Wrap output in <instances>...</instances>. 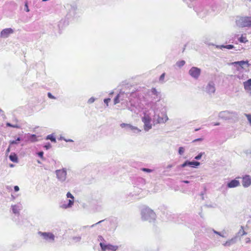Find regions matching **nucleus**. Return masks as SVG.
I'll list each match as a JSON object with an SVG mask.
<instances>
[{
    "label": "nucleus",
    "instance_id": "32",
    "mask_svg": "<svg viewBox=\"0 0 251 251\" xmlns=\"http://www.w3.org/2000/svg\"><path fill=\"white\" fill-rule=\"evenodd\" d=\"M247 157L249 159V162L251 165V151L247 153Z\"/></svg>",
    "mask_w": 251,
    "mask_h": 251
},
{
    "label": "nucleus",
    "instance_id": "21",
    "mask_svg": "<svg viewBox=\"0 0 251 251\" xmlns=\"http://www.w3.org/2000/svg\"><path fill=\"white\" fill-rule=\"evenodd\" d=\"M185 62L184 60L178 61L176 63V65L180 68L184 65Z\"/></svg>",
    "mask_w": 251,
    "mask_h": 251
},
{
    "label": "nucleus",
    "instance_id": "10",
    "mask_svg": "<svg viewBox=\"0 0 251 251\" xmlns=\"http://www.w3.org/2000/svg\"><path fill=\"white\" fill-rule=\"evenodd\" d=\"M67 197L68 198H71V200H69L68 204H63L61 207L63 208H67L72 207L74 202V197L70 192H68L67 194Z\"/></svg>",
    "mask_w": 251,
    "mask_h": 251
},
{
    "label": "nucleus",
    "instance_id": "48",
    "mask_svg": "<svg viewBox=\"0 0 251 251\" xmlns=\"http://www.w3.org/2000/svg\"><path fill=\"white\" fill-rule=\"evenodd\" d=\"M184 183H188L189 182L187 180H184L183 181Z\"/></svg>",
    "mask_w": 251,
    "mask_h": 251
},
{
    "label": "nucleus",
    "instance_id": "14",
    "mask_svg": "<svg viewBox=\"0 0 251 251\" xmlns=\"http://www.w3.org/2000/svg\"><path fill=\"white\" fill-rule=\"evenodd\" d=\"M240 185V182L236 179H233L227 184V187L229 188L237 187Z\"/></svg>",
    "mask_w": 251,
    "mask_h": 251
},
{
    "label": "nucleus",
    "instance_id": "45",
    "mask_svg": "<svg viewBox=\"0 0 251 251\" xmlns=\"http://www.w3.org/2000/svg\"><path fill=\"white\" fill-rule=\"evenodd\" d=\"M25 7H26V11L27 12H28V11H29V9H28V7L27 3H26L25 4Z\"/></svg>",
    "mask_w": 251,
    "mask_h": 251
},
{
    "label": "nucleus",
    "instance_id": "11",
    "mask_svg": "<svg viewBox=\"0 0 251 251\" xmlns=\"http://www.w3.org/2000/svg\"><path fill=\"white\" fill-rule=\"evenodd\" d=\"M251 184V176L246 175L242 178V185L244 187H248Z\"/></svg>",
    "mask_w": 251,
    "mask_h": 251
},
{
    "label": "nucleus",
    "instance_id": "41",
    "mask_svg": "<svg viewBox=\"0 0 251 251\" xmlns=\"http://www.w3.org/2000/svg\"><path fill=\"white\" fill-rule=\"evenodd\" d=\"M48 96L50 99H54V97L50 93H48Z\"/></svg>",
    "mask_w": 251,
    "mask_h": 251
},
{
    "label": "nucleus",
    "instance_id": "39",
    "mask_svg": "<svg viewBox=\"0 0 251 251\" xmlns=\"http://www.w3.org/2000/svg\"><path fill=\"white\" fill-rule=\"evenodd\" d=\"M94 100H95V99L93 98H91L89 100L88 102L91 103L93 102L94 101Z\"/></svg>",
    "mask_w": 251,
    "mask_h": 251
},
{
    "label": "nucleus",
    "instance_id": "33",
    "mask_svg": "<svg viewBox=\"0 0 251 251\" xmlns=\"http://www.w3.org/2000/svg\"><path fill=\"white\" fill-rule=\"evenodd\" d=\"M190 163H188V161H186L184 163L181 165L182 167H185L187 166H189Z\"/></svg>",
    "mask_w": 251,
    "mask_h": 251
},
{
    "label": "nucleus",
    "instance_id": "15",
    "mask_svg": "<svg viewBox=\"0 0 251 251\" xmlns=\"http://www.w3.org/2000/svg\"><path fill=\"white\" fill-rule=\"evenodd\" d=\"M244 87L245 90L251 95V78L244 82Z\"/></svg>",
    "mask_w": 251,
    "mask_h": 251
},
{
    "label": "nucleus",
    "instance_id": "4",
    "mask_svg": "<svg viewBox=\"0 0 251 251\" xmlns=\"http://www.w3.org/2000/svg\"><path fill=\"white\" fill-rule=\"evenodd\" d=\"M201 69L196 67H192L188 72L189 75L193 78L198 79L201 74Z\"/></svg>",
    "mask_w": 251,
    "mask_h": 251
},
{
    "label": "nucleus",
    "instance_id": "8",
    "mask_svg": "<svg viewBox=\"0 0 251 251\" xmlns=\"http://www.w3.org/2000/svg\"><path fill=\"white\" fill-rule=\"evenodd\" d=\"M56 174L58 179L64 181L66 178L67 172L64 169L57 170Z\"/></svg>",
    "mask_w": 251,
    "mask_h": 251
},
{
    "label": "nucleus",
    "instance_id": "26",
    "mask_svg": "<svg viewBox=\"0 0 251 251\" xmlns=\"http://www.w3.org/2000/svg\"><path fill=\"white\" fill-rule=\"evenodd\" d=\"M30 140L32 142H35L37 141L36 136L34 134H32L30 137Z\"/></svg>",
    "mask_w": 251,
    "mask_h": 251
},
{
    "label": "nucleus",
    "instance_id": "3",
    "mask_svg": "<svg viewBox=\"0 0 251 251\" xmlns=\"http://www.w3.org/2000/svg\"><path fill=\"white\" fill-rule=\"evenodd\" d=\"M169 118L167 115V109L166 105H163L161 109V113L158 115V124H163L166 123Z\"/></svg>",
    "mask_w": 251,
    "mask_h": 251
},
{
    "label": "nucleus",
    "instance_id": "29",
    "mask_svg": "<svg viewBox=\"0 0 251 251\" xmlns=\"http://www.w3.org/2000/svg\"><path fill=\"white\" fill-rule=\"evenodd\" d=\"M21 140L20 138L18 137L16 140H13L10 141V144H16L18 143L17 141H20Z\"/></svg>",
    "mask_w": 251,
    "mask_h": 251
},
{
    "label": "nucleus",
    "instance_id": "49",
    "mask_svg": "<svg viewBox=\"0 0 251 251\" xmlns=\"http://www.w3.org/2000/svg\"><path fill=\"white\" fill-rule=\"evenodd\" d=\"M237 77H238V78H239V79H241V76H240V75H237Z\"/></svg>",
    "mask_w": 251,
    "mask_h": 251
},
{
    "label": "nucleus",
    "instance_id": "34",
    "mask_svg": "<svg viewBox=\"0 0 251 251\" xmlns=\"http://www.w3.org/2000/svg\"><path fill=\"white\" fill-rule=\"evenodd\" d=\"M142 170L144 172H146L148 173H151V172H152L151 170L149 169H147V168H142Z\"/></svg>",
    "mask_w": 251,
    "mask_h": 251
},
{
    "label": "nucleus",
    "instance_id": "2",
    "mask_svg": "<svg viewBox=\"0 0 251 251\" xmlns=\"http://www.w3.org/2000/svg\"><path fill=\"white\" fill-rule=\"evenodd\" d=\"M236 25L241 27L251 26V17H240L236 20Z\"/></svg>",
    "mask_w": 251,
    "mask_h": 251
},
{
    "label": "nucleus",
    "instance_id": "6",
    "mask_svg": "<svg viewBox=\"0 0 251 251\" xmlns=\"http://www.w3.org/2000/svg\"><path fill=\"white\" fill-rule=\"evenodd\" d=\"M100 245L102 251H105L106 250L116 251L118 249V246L111 244L105 245L103 243H100Z\"/></svg>",
    "mask_w": 251,
    "mask_h": 251
},
{
    "label": "nucleus",
    "instance_id": "37",
    "mask_svg": "<svg viewBox=\"0 0 251 251\" xmlns=\"http://www.w3.org/2000/svg\"><path fill=\"white\" fill-rule=\"evenodd\" d=\"M44 147L47 149H49L51 147V145L50 143L48 144L47 145H46Z\"/></svg>",
    "mask_w": 251,
    "mask_h": 251
},
{
    "label": "nucleus",
    "instance_id": "44",
    "mask_svg": "<svg viewBox=\"0 0 251 251\" xmlns=\"http://www.w3.org/2000/svg\"><path fill=\"white\" fill-rule=\"evenodd\" d=\"M14 188V190L16 192L19 190V187L18 186H15Z\"/></svg>",
    "mask_w": 251,
    "mask_h": 251
},
{
    "label": "nucleus",
    "instance_id": "20",
    "mask_svg": "<svg viewBox=\"0 0 251 251\" xmlns=\"http://www.w3.org/2000/svg\"><path fill=\"white\" fill-rule=\"evenodd\" d=\"M247 234V233L246 231H245V230H244L243 226H241L240 229L239 230V231L238 232V235H241V236H243V235H246Z\"/></svg>",
    "mask_w": 251,
    "mask_h": 251
},
{
    "label": "nucleus",
    "instance_id": "18",
    "mask_svg": "<svg viewBox=\"0 0 251 251\" xmlns=\"http://www.w3.org/2000/svg\"><path fill=\"white\" fill-rule=\"evenodd\" d=\"M9 158L12 161L14 162H17L18 161V157L17 155L15 153L11 154L9 156Z\"/></svg>",
    "mask_w": 251,
    "mask_h": 251
},
{
    "label": "nucleus",
    "instance_id": "1",
    "mask_svg": "<svg viewBox=\"0 0 251 251\" xmlns=\"http://www.w3.org/2000/svg\"><path fill=\"white\" fill-rule=\"evenodd\" d=\"M219 118L224 120H230L233 122H236L238 120V114L235 111H223L219 112L218 114Z\"/></svg>",
    "mask_w": 251,
    "mask_h": 251
},
{
    "label": "nucleus",
    "instance_id": "46",
    "mask_svg": "<svg viewBox=\"0 0 251 251\" xmlns=\"http://www.w3.org/2000/svg\"><path fill=\"white\" fill-rule=\"evenodd\" d=\"M213 126H216L220 125V123H213Z\"/></svg>",
    "mask_w": 251,
    "mask_h": 251
},
{
    "label": "nucleus",
    "instance_id": "22",
    "mask_svg": "<svg viewBox=\"0 0 251 251\" xmlns=\"http://www.w3.org/2000/svg\"><path fill=\"white\" fill-rule=\"evenodd\" d=\"M46 139L47 140H51L52 142H56V139L55 138L53 137V135H49L47 136V138H46Z\"/></svg>",
    "mask_w": 251,
    "mask_h": 251
},
{
    "label": "nucleus",
    "instance_id": "23",
    "mask_svg": "<svg viewBox=\"0 0 251 251\" xmlns=\"http://www.w3.org/2000/svg\"><path fill=\"white\" fill-rule=\"evenodd\" d=\"M239 41L241 43H246L248 41L246 37L243 35L239 38Z\"/></svg>",
    "mask_w": 251,
    "mask_h": 251
},
{
    "label": "nucleus",
    "instance_id": "42",
    "mask_svg": "<svg viewBox=\"0 0 251 251\" xmlns=\"http://www.w3.org/2000/svg\"><path fill=\"white\" fill-rule=\"evenodd\" d=\"M245 241L246 243H249L251 242V240L250 238H246L245 239Z\"/></svg>",
    "mask_w": 251,
    "mask_h": 251
},
{
    "label": "nucleus",
    "instance_id": "36",
    "mask_svg": "<svg viewBox=\"0 0 251 251\" xmlns=\"http://www.w3.org/2000/svg\"><path fill=\"white\" fill-rule=\"evenodd\" d=\"M129 126V125L128 124H125V123H123L121 125V126L122 127H125L126 126Z\"/></svg>",
    "mask_w": 251,
    "mask_h": 251
},
{
    "label": "nucleus",
    "instance_id": "5",
    "mask_svg": "<svg viewBox=\"0 0 251 251\" xmlns=\"http://www.w3.org/2000/svg\"><path fill=\"white\" fill-rule=\"evenodd\" d=\"M141 214L142 217L144 220H147L150 218H153L155 215V214L152 210L147 208L142 210Z\"/></svg>",
    "mask_w": 251,
    "mask_h": 251
},
{
    "label": "nucleus",
    "instance_id": "50",
    "mask_svg": "<svg viewBox=\"0 0 251 251\" xmlns=\"http://www.w3.org/2000/svg\"><path fill=\"white\" fill-rule=\"evenodd\" d=\"M7 125L9 126H11L10 124H7Z\"/></svg>",
    "mask_w": 251,
    "mask_h": 251
},
{
    "label": "nucleus",
    "instance_id": "19",
    "mask_svg": "<svg viewBox=\"0 0 251 251\" xmlns=\"http://www.w3.org/2000/svg\"><path fill=\"white\" fill-rule=\"evenodd\" d=\"M188 163H190V164H189V166H192L193 167H196L199 166L200 165V163L199 162L197 161H189Z\"/></svg>",
    "mask_w": 251,
    "mask_h": 251
},
{
    "label": "nucleus",
    "instance_id": "43",
    "mask_svg": "<svg viewBox=\"0 0 251 251\" xmlns=\"http://www.w3.org/2000/svg\"><path fill=\"white\" fill-rule=\"evenodd\" d=\"M202 138H198V139H195L194 140H193V142H197V141H202Z\"/></svg>",
    "mask_w": 251,
    "mask_h": 251
},
{
    "label": "nucleus",
    "instance_id": "27",
    "mask_svg": "<svg viewBox=\"0 0 251 251\" xmlns=\"http://www.w3.org/2000/svg\"><path fill=\"white\" fill-rule=\"evenodd\" d=\"M165 73H163L161 75V76L159 77V81L161 83H163L164 82V77H165Z\"/></svg>",
    "mask_w": 251,
    "mask_h": 251
},
{
    "label": "nucleus",
    "instance_id": "13",
    "mask_svg": "<svg viewBox=\"0 0 251 251\" xmlns=\"http://www.w3.org/2000/svg\"><path fill=\"white\" fill-rule=\"evenodd\" d=\"M13 32V30L11 28L4 29L0 32V37L2 38H7Z\"/></svg>",
    "mask_w": 251,
    "mask_h": 251
},
{
    "label": "nucleus",
    "instance_id": "28",
    "mask_svg": "<svg viewBox=\"0 0 251 251\" xmlns=\"http://www.w3.org/2000/svg\"><path fill=\"white\" fill-rule=\"evenodd\" d=\"M184 152V149L183 147H179L178 149V153L180 155H182Z\"/></svg>",
    "mask_w": 251,
    "mask_h": 251
},
{
    "label": "nucleus",
    "instance_id": "25",
    "mask_svg": "<svg viewBox=\"0 0 251 251\" xmlns=\"http://www.w3.org/2000/svg\"><path fill=\"white\" fill-rule=\"evenodd\" d=\"M119 95H117V96L115 98L114 100V104H116L120 102L119 100Z\"/></svg>",
    "mask_w": 251,
    "mask_h": 251
},
{
    "label": "nucleus",
    "instance_id": "40",
    "mask_svg": "<svg viewBox=\"0 0 251 251\" xmlns=\"http://www.w3.org/2000/svg\"><path fill=\"white\" fill-rule=\"evenodd\" d=\"M213 231L215 234H218L222 237H224V236L222 235L219 232L216 231L215 230H213Z\"/></svg>",
    "mask_w": 251,
    "mask_h": 251
},
{
    "label": "nucleus",
    "instance_id": "30",
    "mask_svg": "<svg viewBox=\"0 0 251 251\" xmlns=\"http://www.w3.org/2000/svg\"><path fill=\"white\" fill-rule=\"evenodd\" d=\"M245 116L247 117L249 122L251 125V114H245Z\"/></svg>",
    "mask_w": 251,
    "mask_h": 251
},
{
    "label": "nucleus",
    "instance_id": "16",
    "mask_svg": "<svg viewBox=\"0 0 251 251\" xmlns=\"http://www.w3.org/2000/svg\"><path fill=\"white\" fill-rule=\"evenodd\" d=\"M236 241H237V237L235 236V237L231 238V239L227 241L225 243H224L223 244V245L224 246L229 247V246H231V245L235 244L236 242Z\"/></svg>",
    "mask_w": 251,
    "mask_h": 251
},
{
    "label": "nucleus",
    "instance_id": "31",
    "mask_svg": "<svg viewBox=\"0 0 251 251\" xmlns=\"http://www.w3.org/2000/svg\"><path fill=\"white\" fill-rule=\"evenodd\" d=\"M235 63L238 64L240 66H242L245 64H247V62L244 61H238V62H235Z\"/></svg>",
    "mask_w": 251,
    "mask_h": 251
},
{
    "label": "nucleus",
    "instance_id": "38",
    "mask_svg": "<svg viewBox=\"0 0 251 251\" xmlns=\"http://www.w3.org/2000/svg\"><path fill=\"white\" fill-rule=\"evenodd\" d=\"M110 101V99H106L104 100V101L108 105V102Z\"/></svg>",
    "mask_w": 251,
    "mask_h": 251
},
{
    "label": "nucleus",
    "instance_id": "7",
    "mask_svg": "<svg viewBox=\"0 0 251 251\" xmlns=\"http://www.w3.org/2000/svg\"><path fill=\"white\" fill-rule=\"evenodd\" d=\"M142 121L144 123V129L145 130H148L151 128V118L148 115H145L142 118Z\"/></svg>",
    "mask_w": 251,
    "mask_h": 251
},
{
    "label": "nucleus",
    "instance_id": "24",
    "mask_svg": "<svg viewBox=\"0 0 251 251\" xmlns=\"http://www.w3.org/2000/svg\"><path fill=\"white\" fill-rule=\"evenodd\" d=\"M203 154H204V152H201L198 155H197L195 157V159L196 160H200V159H201V157L202 156V155Z\"/></svg>",
    "mask_w": 251,
    "mask_h": 251
},
{
    "label": "nucleus",
    "instance_id": "9",
    "mask_svg": "<svg viewBox=\"0 0 251 251\" xmlns=\"http://www.w3.org/2000/svg\"><path fill=\"white\" fill-rule=\"evenodd\" d=\"M205 91L209 95L213 94L215 92V84L213 82H209L205 87Z\"/></svg>",
    "mask_w": 251,
    "mask_h": 251
},
{
    "label": "nucleus",
    "instance_id": "47",
    "mask_svg": "<svg viewBox=\"0 0 251 251\" xmlns=\"http://www.w3.org/2000/svg\"><path fill=\"white\" fill-rule=\"evenodd\" d=\"M10 151V147H9V148L7 149L6 151H7V152H9Z\"/></svg>",
    "mask_w": 251,
    "mask_h": 251
},
{
    "label": "nucleus",
    "instance_id": "17",
    "mask_svg": "<svg viewBox=\"0 0 251 251\" xmlns=\"http://www.w3.org/2000/svg\"><path fill=\"white\" fill-rule=\"evenodd\" d=\"M216 47L217 48L219 49H222V48H226L228 50L232 49L234 48V46L232 45H221V46H217Z\"/></svg>",
    "mask_w": 251,
    "mask_h": 251
},
{
    "label": "nucleus",
    "instance_id": "12",
    "mask_svg": "<svg viewBox=\"0 0 251 251\" xmlns=\"http://www.w3.org/2000/svg\"><path fill=\"white\" fill-rule=\"evenodd\" d=\"M41 236H43L44 239L46 240H50L53 241L54 240V235L50 232H39Z\"/></svg>",
    "mask_w": 251,
    "mask_h": 251
},
{
    "label": "nucleus",
    "instance_id": "35",
    "mask_svg": "<svg viewBox=\"0 0 251 251\" xmlns=\"http://www.w3.org/2000/svg\"><path fill=\"white\" fill-rule=\"evenodd\" d=\"M43 151H40V152H39L38 153V155L41 158H43Z\"/></svg>",
    "mask_w": 251,
    "mask_h": 251
}]
</instances>
